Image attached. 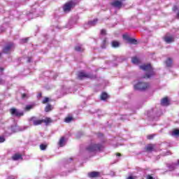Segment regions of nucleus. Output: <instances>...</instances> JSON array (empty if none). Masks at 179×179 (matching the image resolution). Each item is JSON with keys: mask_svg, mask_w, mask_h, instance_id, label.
<instances>
[{"mask_svg": "<svg viewBox=\"0 0 179 179\" xmlns=\"http://www.w3.org/2000/svg\"><path fill=\"white\" fill-rule=\"evenodd\" d=\"M164 41L167 43V44H170V43H173L174 41V36L171 35H166L164 37Z\"/></svg>", "mask_w": 179, "mask_h": 179, "instance_id": "9d476101", "label": "nucleus"}, {"mask_svg": "<svg viewBox=\"0 0 179 179\" xmlns=\"http://www.w3.org/2000/svg\"><path fill=\"white\" fill-rule=\"evenodd\" d=\"M65 143H66V141H65L64 137H62L59 141V145L60 148H62L63 146H65Z\"/></svg>", "mask_w": 179, "mask_h": 179, "instance_id": "2eb2a0df", "label": "nucleus"}, {"mask_svg": "<svg viewBox=\"0 0 179 179\" xmlns=\"http://www.w3.org/2000/svg\"><path fill=\"white\" fill-rule=\"evenodd\" d=\"M5 142V137L4 136H0V143H2Z\"/></svg>", "mask_w": 179, "mask_h": 179, "instance_id": "2f4dec72", "label": "nucleus"}, {"mask_svg": "<svg viewBox=\"0 0 179 179\" xmlns=\"http://www.w3.org/2000/svg\"><path fill=\"white\" fill-rule=\"evenodd\" d=\"M173 64V60L171 59L168 58L167 60L166 61V66H171Z\"/></svg>", "mask_w": 179, "mask_h": 179, "instance_id": "b1692460", "label": "nucleus"}, {"mask_svg": "<svg viewBox=\"0 0 179 179\" xmlns=\"http://www.w3.org/2000/svg\"><path fill=\"white\" fill-rule=\"evenodd\" d=\"M46 148H47V145H46L41 144V145H40V149H41V150H45Z\"/></svg>", "mask_w": 179, "mask_h": 179, "instance_id": "c756f323", "label": "nucleus"}, {"mask_svg": "<svg viewBox=\"0 0 179 179\" xmlns=\"http://www.w3.org/2000/svg\"><path fill=\"white\" fill-rule=\"evenodd\" d=\"M72 6H73V2L70 1L64 6L63 9L64 12L67 13L69 12L71 9H72Z\"/></svg>", "mask_w": 179, "mask_h": 179, "instance_id": "6e6552de", "label": "nucleus"}, {"mask_svg": "<svg viewBox=\"0 0 179 179\" xmlns=\"http://www.w3.org/2000/svg\"><path fill=\"white\" fill-rule=\"evenodd\" d=\"M12 48H13V43H8L3 48V52H4V54H9V52L12 51Z\"/></svg>", "mask_w": 179, "mask_h": 179, "instance_id": "39448f33", "label": "nucleus"}, {"mask_svg": "<svg viewBox=\"0 0 179 179\" xmlns=\"http://www.w3.org/2000/svg\"><path fill=\"white\" fill-rule=\"evenodd\" d=\"M117 156H121V154L117 153Z\"/></svg>", "mask_w": 179, "mask_h": 179, "instance_id": "49530a36", "label": "nucleus"}, {"mask_svg": "<svg viewBox=\"0 0 179 179\" xmlns=\"http://www.w3.org/2000/svg\"><path fill=\"white\" fill-rule=\"evenodd\" d=\"M111 44H112V47H113V48H117V47H120V42H118L117 41H112Z\"/></svg>", "mask_w": 179, "mask_h": 179, "instance_id": "f3484780", "label": "nucleus"}, {"mask_svg": "<svg viewBox=\"0 0 179 179\" xmlns=\"http://www.w3.org/2000/svg\"><path fill=\"white\" fill-rule=\"evenodd\" d=\"M101 34H102V36L106 35V29H102V30L101 31Z\"/></svg>", "mask_w": 179, "mask_h": 179, "instance_id": "72a5a7b5", "label": "nucleus"}, {"mask_svg": "<svg viewBox=\"0 0 179 179\" xmlns=\"http://www.w3.org/2000/svg\"><path fill=\"white\" fill-rule=\"evenodd\" d=\"M173 12H176V10H177L178 9V6H173Z\"/></svg>", "mask_w": 179, "mask_h": 179, "instance_id": "473e14b6", "label": "nucleus"}, {"mask_svg": "<svg viewBox=\"0 0 179 179\" xmlns=\"http://www.w3.org/2000/svg\"><path fill=\"white\" fill-rule=\"evenodd\" d=\"M3 69L2 67H0V72H3Z\"/></svg>", "mask_w": 179, "mask_h": 179, "instance_id": "79ce46f5", "label": "nucleus"}, {"mask_svg": "<svg viewBox=\"0 0 179 179\" xmlns=\"http://www.w3.org/2000/svg\"><path fill=\"white\" fill-rule=\"evenodd\" d=\"M43 122H45L46 125H48V124H51L52 122V120L50 117H46L45 120H42Z\"/></svg>", "mask_w": 179, "mask_h": 179, "instance_id": "a211bd4d", "label": "nucleus"}, {"mask_svg": "<svg viewBox=\"0 0 179 179\" xmlns=\"http://www.w3.org/2000/svg\"><path fill=\"white\" fill-rule=\"evenodd\" d=\"M27 62H31V57H28Z\"/></svg>", "mask_w": 179, "mask_h": 179, "instance_id": "58836bf2", "label": "nucleus"}, {"mask_svg": "<svg viewBox=\"0 0 179 179\" xmlns=\"http://www.w3.org/2000/svg\"><path fill=\"white\" fill-rule=\"evenodd\" d=\"M13 132H16V126H12L7 130V134L8 135H11V134H13Z\"/></svg>", "mask_w": 179, "mask_h": 179, "instance_id": "4468645a", "label": "nucleus"}, {"mask_svg": "<svg viewBox=\"0 0 179 179\" xmlns=\"http://www.w3.org/2000/svg\"><path fill=\"white\" fill-rule=\"evenodd\" d=\"M147 179H154L150 175H148L146 177Z\"/></svg>", "mask_w": 179, "mask_h": 179, "instance_id": "e433bc0d", "label": "nucleus"}, {"mask_svg": "<svg viewBox=\"0 0 179 179\" xmlns=\"http://www.w3.org/2000/svg\"><path fill=\"white\" fill-rule=\"evenodd\" d=\"M1 55H2V53L0 52V57H1Z\"/></svg>", "mask_w": 179, "mask_h": 179, "instance_id": "09e8293b", "label": "nucleus"}, {"mask_svg": "<svg viewBox=\"0 0 179 179\" xmlns=\"http://www.w3.org/2000/svg\"><path fill=\"white\" fill-rule=\"evenodd\" d=\"M147 152H152L153 150V145L149 144L145 147Z\"/></svg>", "mask_w": 179, "mask_h": 179, "instance_id": "412c9836", "label": "nucleus"}, {"mask_svg": "<svg viewBox=\"0 0 179 179\" xmlns=\"http://www.w3.org/2000/svg\"><path fill=\"white\" fill-rule=\"evenodd\" d=\"M10 113L13 117H22L24 115L23 111L17 110L15 108L10 109Z\"/></svg>", "mask_w": 179, "mask_h": 179, "instance_id": "20e7f679", "label": "nucleus"}, {"mask_svg": "<svg viewBox=\"0 0 179 179\" xmlns=\"http://www.w3.org/2000/svg\"><path fill=\"white\" fill-rule=\"evenodd\" d=\"M149 87V84L143 82H138L137 84L134 85L135 90H146Z\"/></svg>", "mask_w": 179, "mask_h": 179, "instance_id": "7ed1b4c3", "label": "nucleus"}, {"mask_svg": "<svg viewBox=\"0 0 179 179\" xmlns=\"http://www.w3.org/2000/svg\"><path fill=\"white\" fill-rule=\"evenodd\" d=\"M99 174L100 173L99 172L93 171L88 173V177L94 178L95 177H99Z\"/></svg>", "mask_w": 179, "mask_h": 179, "instance_id": "ddd939ff", "label": "nucleus"}, {"mask_svg": "<svg viewBox=\"0 0 179 179\" xmlns=\"http://www.w3.org/2000/svg\"><path fill=\"white\" fill-rule=\"evenodd\" d=\"M33 107H34V105H27L24 110L25 111H30V110H31L33 108Z\"/></svg>", "mask_w": 179, "mask_h": 179, "instance_id": "c85d7f7f", "label": "nucleus"}, {"mask_svg": "<svg viewBox=\"0 0 179 179\" xmlns=\"http://www.w3.org/2000/svg\"><path fill=\"white\" fill-rule=\"evenodd\" d=\"M65 122H67L68 124L71 122V121H73V117L69 116L64 119Z\"/></svg>", "mask_w": 179, "mask_h": 179, "instance_id": "a878e982", "label": "nucleus"}, {"mask_svg": "<svg viewBox=\"0 0 179 179\" xmlns=\"http://www.w3.org/2000/svg\"><path fill=\"white\" fill-rule=\"evenodd\" d=\"M177 17L179 19V12L177 13Z\"/></svg>", "mask_w": 179, "mask_h": 179, "instance_id": "c03bdc74", "label": "nucleus"}, {"mask_svg": "<svg viewBox=\"0 0 179 179\" xmlns=\"http://www.w3.org/2000/svg\"><path fill=\"white\" fill-rule=\"evenodd\" d=\"M102 149L103 145H101V144L91 143L88 147H87V152H90V153L100 152V150H102Z\"/></svg>", "mask_w": 179, "mask_h": 179, "instance_id": "f03ea898", "label": "nucleus"}, {"mask_svg": "<svg viewBox=\"0 0 179 179\" xmlns=\"http://www.w3.org/2000/svg\"><path fill=\"white\" fill-rule=\"evenodd\" d=\"M76 51L82 52L83 51L84 48L82 45H77L75 48Z\"/></svg>", "mask_w": 179, "mask_h": 179, "instance_id": "6ab92c4d", "label": "nucleus"}, {"mask_svg": "<svg viewBox=\"0 0 179 179\" xmlns=\"http://www.w3.org/2000/svg\"><path fill=\"white\" fill-rule=\"evenodd\" d=\"M51 110H52V106L51 105H47L45 108V111L46 113H48L49 111H51Z\"/></svg>", "mask_w": 179, "mask_h": 179, "instance_id": "bb28decb", "label": "nucleus"}, {"mask_svg": "<svg viewBox=\"0 0 179 179\" xmlns=\"http://www.w3.org/2000/svg\"><path fill=\"white\" fill-rule=\"evenodd\" d=\"M3 81H2V80H0V85H3Z\"/></svg>", "mask_w": 179, "mask_h": 179, "instance_id": "37998d69", "label": "nucleus"}, {"mask_svg": "<svg viewBox=\"0 0 179 179\" xmlns=\"http://www.w3.org/2000/svg\"><path fill=\"white\" fill-rule=\"evenodd\" d=\"M161 106H164L165 107H167V106H170V100H169V98L165 97L162 99L161 101Z\"/></svg>", "mask_w": 179, "mask_h": 179, "instance_id": "9b49d317", "label": "nucleus"}, {"mask_svg": "<svg viewBox=\"0 0 179 179\" xmlns=\"http://www.w3.org/2000/svg\"><path fill=\"white\" fill-rule=\"evenodd\" d=\"M153 135H150V136H148L147 138L148 139H153Z\"/></svg>", "mask_w": 179, "mask_h": 179, "instance_id": "c9c22d12", "label": "nucleus"}, {"mask_svg": "<svg viewBox=\"0 0 179 179\" xmlns=\"http://www.w3.org/2000/svg\"><path fill=\"white\" fill-rule=\"evenodd\" d=\"M1 103H2V100L0 99V104H1Z\"/></svg>", "mask_w": 179, "mask_h": 179, "instance_id": "de8ad7c7", "label": "nucleus"}, {"mask_svg": "<svg viewBox=\"0 0 179 179\" xmlns=\"http://www.w3.org/2000/svg\"><path fill=\"white\" fill-rule=\"evenodd\" d=\"M178 176H179V173H178Z\"/></svg>", "mask_w": 179, "mask_h": 179, "instance_id": "3c124183", "label": "nucleus"}, {"mask_svg": "<svg viewBox=\"0 0 179 179\" xmlns=\"http://www.w3.org/2000/svg\"><path fill=\"white\" fill-rule=\"evenodd\" d=\"M140 69H142L143 71H145L146 72L145 77L144 78H151L155 74L153 69L152 68V66L150 64H143L142 66H140Z\"/></svg>", "mask_w": 179, "mask_h": 179, "instance_id": "f257e3e1", "label": "nucleus"}, {"mask_svg": "<svg viewBox=\"0 0 179 179\" xmlns=\"http://www.w3.org/2000/svg\"><path fill=\"white\" fill-rule=\"evenodd\" d=\"M123 38L129 44H136V41L134 38L129 37V34H124Z\"/></svg>", "mask_w": 179, "mask_h": 179, "instance_id": "423d86ee", "label": "nucleus"}, {"mask_svg": "<svg viewBox=\"0 0 179 179\" xmlns=\"http://www.w3.org/2000/svg\"><path fill=\"white\" fill-rule=\"evenodd\" d=\"M132 64H134L135 65H138L139 64V59L138 57H132L131 59Z\"/></svg>", "mask_w": 179, "mask_h": 179, "instance_id": "aec40b11", "label": "nucleus"}, {"mask_svg": "<svg viewBox=\"0 0 179 179\" xmlns=\"http://www.w3.org/2000/svg\"><path fill=\"white\" fill-rule=\"evenodd\" d=\"M111 6H114L115 8H121L122 6V2L115 0L113 2L111 3Z\"/></svg>", "mask_w": 179, "mask_h": 179, "instance_id": "f8f14e48", "label": "nucleus"}, {"mask_svg": "<svg viewBox=\"0 0 179 179\" xmlns=\"http://www.w3.org/2000/svg\"><path fill=\"white\" fill-rule=\"evenodd\" d=\"M172 136H179V129H175L172 132Z\"/></svg>", "mask_w": 179, "mask_h": 179, "instance_id": "cd10ccee", "label": "nucleus"}, {"mask_svg": "<svg viewBox=\"0 0 179 179\" xmlns=\"http://www.w3.org/2000/svg\"><path fill=\"white\" fill-rule=\"evenodd\" d=\"M108 98V94H107V93L103 92L101 94V100H106Z\"/></svg>", "mask_w": 179, "mask_h": 179, "instance_id": "393cba45", "label": "nucleus"}, {"mask_svg": "<svg viewBox=\"0 0 179 179\" xmlns=\"http://www.w3.org/2000/svg\"><path fill=\"white\" fill-rule=\"evenodd\" d=\"M78 79H85V78H92V76L89 73H86L83 71H80L78 73Z\"/></svg>", "mask_w": 179, "mask_h": 179, "instance_id": "0eeeda50", "label": "nucleus"}, {"mask_svg": "<svg viewBox=\"0 0 179 179\" xmlns=\"http://www.w3.org/2000/svg\"><path fill=\"white\" fill-rule=\"evenodd\" d=\"M88 24L89 26H96V24H97V19H95L93 21H90Z\"/></svg>", "mask_w": 179, "mask_h": 179, "instance_id": "5701e85b", "label": "nucleus"}, {"mask_svg": "<svg viewBox=\"0 0 179 179\" xmlns=\"http://www.w3.org/2000/svg\"><path fill=\"white\" fill-rule=\"evenodd\" d=\"M8 179H15V176H9Z\"/></svg>", "mask_w": 179, "mask_h": 179, "instance_id": "a19ab883", "label": "nucleus"}, {"mask_svg": "<svg viewBox=\"0 0 179 179\" xmlns=\"http://www.w3.org/2000/svg\"><path fill=\"white\" fill-rule=\"evenodd\" d=\"M13 160H20L22 159V155L20 154H15L12 157Z\"/></svg>", "mask_w": 179, "mask_h": 179, "instance_id": "dca6fc26", "label": "nucleus"}, {"mask_svg": "<svg viewBox=\"0 0 179 179\" xmlns=\"http://www.w3.org/2000/svg\"><path fill=\"white\" fill-rule=\"evenodd\" d=\"M127 179H135V178L133 176H129Z\"/></svg>", "mask_w": 179, "mask_h": 179, "instance_id": "ea45409f", "label": "nucleus"}, {"mask_svg": "<svg viewBox=\"0 0 179 179\" xmlns=\"http://www.w3.org/2000/svg\"><path fill=\"white\" fill-rule=\"evenodd\" d=\"M22 99H27L28 97L27 94H22Z\"/></svg>", "mask_w": 179, "mask_h": 179, "instance_id": "f704fd0d", "label": "nucleus"}, {"mask_svg": "<svg viewBox=\"0 0 179 179\" xmlns=\"http://www.w3.org/2000/svg\"><path fill=\"white\" fill-rule=\"evenodd\" d=\"M178 166V164H171L170 165L168 166L169 170L172 171L174 170L175 169H176V167Z\"/></svg>", "mask_w": 179, "mask_h": 179, "instance_id": "4be33fe9", "label": "nucleus"}, {"mask_svg": "<svg viewBox=\"0 0 179 179\" xmlns=\"http://www.w3.org/2000/svg\"><path fill=\"white\" fill-rule=\"evenodd\" d=\"M49 100H50V99H48V98H45L43 100V104H45V103H48V101H49Z\"/></svg>", "mask_w": 179, "mask_h": 179, "instance_id": "7c9ffc66", "label": "nucleus"}, {"mask_svg": "<svg viewBox=\"0 0 179 179\" xmlns=\"http://www.w3.org/2000/svg\"><path fill=\"white\" fill-rule=\"evenodd\" d=\"M178 164H179V160L178 161Z\"/></svg>", "mask_w": 179, "mask_h": 179, "instance_id": "8fccbe9b", "label": "nucleus"}, {"mask_svg": "<svg viewBox=\"0 0 179 179\" xmlns=\"http://www.w3.org/2000/svg\"><path fill=\"white\" fill-rule=\"evenodd\" d=\"M38 97H41V93L38 94Z\"/></svg>", "mask_w": 179, "mask_h": 179, "instance_id": "a18cd8bd", "label": "nucleus"}, {"mask_svg": "<svg viewBox=\"0 0 179 179\" xmlns=\"http://www.w3.org/2000/svg\"><path fill=\"white\" fill-rule=\"evenodd\" d=\"M30 121H32L34 125L37 126V125H41V124H43V120H38L36 117H31L30 119Z\"/></svg>", "mask_w": 179, "mask_h": 179, "instance_id": "1a4fd4ad", "label": "nucleus"}, {"mask_svg": "<svg viewBox=\"0 0 179 179\" xmlns=\"http://www.w3.org/2000/svg\"><path fill=\"white\" fill-rule=\"evenodd\" d=\"M27 40H29V38H27L22 39V43H27Z\"/></svg>", "mask_w": 179, "mask_h": 179, "instance_id": "4c0bfd02", "label": "nucleus"}]
</instances>
